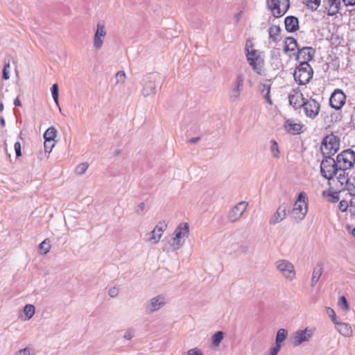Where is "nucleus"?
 Instances as JSON below:
<instances>
[{
	"mask_svg": "<svg viewBox=\"0 0 355 355\" xmlns=\"http://www.w3.org/2000/svg\"><path fill=\"white\" fill-rule=\"evenodd\" d=\"M246 58L248 64L257 74L265 76L266 75L264 67L265 62L261 53L255 49L249 50L248 42L245 44Z\"/></svg>",
	"mask_w": 355,
	"mask_h": 355,
	"instance_id": "obj_1",
	"label": "nucleus"
},
{
	"mask_svg": "<svg viewBox=\"0 0 355 355\" xmlns=\"http://www.w3.org/2000/svg\"><path fill=\"white\" fill-rule=\"evenodd\" d=\"M308 211V198L304 192H300L295 200L291 213V217L296 223L302 220Z\"/></svg>",
	"mask_w": 355,
	"mask_h": 355,
	"instance_id": "obj_2",
	"label": "nucleus"
},
{
	"mask_svg": "<svg viewBox=\"0 0 355 355\" xmlns=\"http://www.w3.org/2000/svg\"><path fill=\"white\" fill-rule=\"evenodd\" d=\"M340 148V139L333 134L326 136L320 146L322 157H332Z\"/></svg>",
	"mask_w": 355,
	"mask_h": 355,
	"instance_id": "obj_3",
	"label": "nucleus"
},
{
	"mask_svg": "<svg viewBox=\"0 0 355 355\" xmlns=\"http://www.w3.org/2000/svg\"><path fill=\"white\" fill-rule=\"evenodd\" d=\"M313 69L306 62H301L293 73L295 80L300 85H306L313 77Z\"/></svg>",
	"mask_w": 355,
	"mask_h": 355,
	"instance_id": "obj_4",
	"label": "nucleus"
},
{
	"mask_svg": "<svg viewBox=\"0 0 355 355\" xmlns=\"http://www.w3.org/2000/svg\"><path fill=\"white\" fill-rule=\"evenodd\" d=\"M336 164L338 172L349 171L355 163V152L347 149L338 154L336 157Z\"/></svg>",
	"mask_w": 355,
	"mask_h": 355,
	"instance_id": "obj_5",
	"label": "nucleus"
},
{
	"mask_svg": "<svg viewBox=\"0 0 355 355\" xmlns=\"http://www.w3.org/2000/svg\"><path fill=\"white\" fill-rule=\"evenodd\" d=\"M160 75L157 73L148 74L143 80L144 85L141 94L144 97H148L156 94V88L161 80Z\"/></svg>",
	"mask_w": 355,
	"mask_h": 355,
	"instance_id": "obj_6",
	"label": "nucleus"
},
{
	"mask_svg": "<svg viewBox=\"0 0 355 355\" xmlns=\"http://www.w3.org/2000/svg\"><path fill=\"white\" fill-rule=\"evenodd\" d=\"M320 173L325 179L331 180L338 173L336 160L331 157H323L320 164Z\"/></svg>",
	"mask_w": 355,
	"mask_h": 355,
	"instance_id": "obj_7",
	"label": "nucleus"
},
{
	"mask_svg": "<svg viewBox=\"0 0 355 355\" xmlns=\"http://www.w3.org/2000/svg\"><path fill=\"white\" fill-rule=\"evenodd\" d=\"M244 75L238 73L229 92V100L230 102H236L239 99L241 93L243 89Z\"/></svg>",
	"mask_w": 355,
	"mask_h": 355,
	"instance_id": "obj_8",
	"label": "nucleus"
},
{
	"mask_svg": "<svg viewBox=\"0 0 355 355\" xmlns=\"http://www.w3.org/2000/svg\"><path fill=\"white\" fill-rule=\"evenodd\" d=\"M275 266L278 271L286 279L292 281L295 277V270L293 264L286 259H280L276 261Z\"/></svg>",
	"mask_w": 355,
	"mask_h": 355,
	"instance_id": "obj_9",
	"label": "nucleus"
},
{
	"mask_svg": "<svg viewBox=\"0 0 355 355\" xmlns=\"http://www.w3.org/2000/svg\"><path fill=\"white\" fill-rule=\"evenodd\" d=\"M267 5L275 17L284 15L290 7L289 0H267Z\"/></svg>",
	"mask_w": 355,
	"mask_h": 355,
	"instance_id": "obj_10",
	"label": "nucleus"
},
{
	"mask_svg": "<svg viewBox=\"0 0 355 355\" xmlns=\"http://www.w3.org/2000/svg\"><path fill=\"white\" fill-rule=\"evenodd\" d=\"M302 107L303 108L305 115L313 119L318 116L320 112V105L318 101L311 98L303 101Z\"/></svg>",
	"mask_w": 355,
	"mask_h": 355,
	"instance_id": "obj_11",
	"label": "nucleus"
},
{
	"mask_svg": "<svg viewBox=\"0 0 355 355\" xmlns=\"http://www.w3.org/2000/svg\"><path fill=\"white\" fill-rule=\"evenodd\" d=\"M166 228V223L164 220L159 221L150 232L146 234V241L151 244L157 243Z\"/></svg>",
	"mask_w": 355,
	"mask_h": 355,
	"instance_id": "obj_12",
	"label": "nucleus"
},
{
	"mask_svg": "<svg viewBox=\"0 0 355 355\" xmlns=\"http://www.w3.org/2000/svg\"><path fill=\"white\" fill-rule=\"evenodd\" d=\"M313 334V331L312 329L309 327L305 328L304 329H300L296 331L293 334V344L294 346H299L304 342H307L310 340Z\"/></svg>",
	"mask_w": 355,
	"mask_h": 355,
	"instance_id": "obj_13",
	"label": "nucleus"
},
{
	"mask_svg": "<svg viewBox=\"0 0 355 355\" xmlns=\"http://www.w3.org/2000/svg\"><path fill=\"white\" fill-rule=\"evenodd\" d=\"M248 203L245 201H241L233 207L228 213V219L231 223L237 221L245 211Z\"/></svg>",
	"mask_w": 355,
	"mask_h": 355,
	"instance_id": "obj_14",
	"label": "nucleus"
},
{
	"mask_svg": "<svg viewBox=\"0 0 355 355\" xmlns=\"http://www.w3.org/2000/svg\"><path fill=\"white\" fill-rule=\"evenodd\" d=\"M346 96L340 89H336L331 94L329 99V104L331 107L336 110H340L345 104Z\"/></svg>",
	"mask_w": 355,
	"mask_h": 355,
	"instance_id": "obj_15",
	"label": "nucleus"
},
{
	"mask_svg": "<svg viewBox=\"0 0 355 355\" xmlns=\"http://www.w3.org/2000/svg\"><path fill=\"white\" fill-rule=\"evenodd\" d=\"M106 33L105 25L102 23H98L93 41L94 46L96 49H101L102 48Z\"/></svg>",
	"mask_w": 355,
	"mask_h": 355,
	"instance_id": "obj_16",
	"label": "nucleus"
},
{
	"mask_svg": "<svg viewBox=\"0 0 355 355\" xmlns=\"http://www.w3.org/2000/svg\"><path fill=\"white\" fill-rule=\"evenodd\" d=\"M287 208L288 206L286 203L280 205L275 213L270 218L269 224L273 225L284 220L287 216Z\"/></svg>",
	"mask_w": 355,
	"mask_h": 355,
	"instance_id": "obj_17",
	"label": "nucleus"
},
{
	"mask_svg": "<svg viewBox=\"0 0 355 355\" xmlns=\"http://www.w3.org/2000/svg\"><path fill=\"white\" fill-rule=\"evenodd\" d=\"M166 304L165 297L163 295H157L156 297H153L146 304V311L149 313H152L157 310H159L161 307H162Z\"/></svg>",
	"mask_w": 355,
	"mask_h": 355,
	"instance_id": "obj_18",
	"label": "nucleus"
},
{
	"mask_svg": "<svg viewBox=\"0 0 355 355\" xmlns=\"http://www.w3.org/2000/svg\"><path fill=\"white\" fill-rule=\"evenodd\" d=\"M303 101H305V98L298 89H293L288 95L289 104L292 105L295 110L302 107Z\"/></svg>",
	"mask_w": 355,
	"mask_h": 355,
	"instance_id": "obj_19",
	"label": "nucleus"
},
{
	"mask_svg": "<svg viewBox=\"0 0 355 355\" xmlns=\"http://www.w3.org/2000/svg\"><path fill=\"white\" fill-rule=\"evenodd\" d=\"M315 55V50L311 47H302L298 48V52L297 55V60L300 62H306L309 63L311 61Z\"/></svg>",
	"mask_w": 355,
	"mask_h": 355,
	"instance_id": "obj_20",
	"label": "nucleus"
},
{
	"mask_svg": "<svg viewBox=\"0 0 355 355\" xmlns=\"http://www.w3.org/2000/svg\"><path fill=\"white\" fill-rule=\"evenodd\" d=\"M336 178L338 182L340 184V190L347 189L349 188L351 183V178L349 177L348 171H340L334 175Z\"/></svg>",
	"mask_w": 355,
	"mask_h": 355,
	"instance_id": "obj_21",
	"label": "nucleus"
},
{
	"mask_svg": "<svg viewBox=\"0 0 355 355\" xmlns=\"http://www.w3.org/2000/svg\"><path fill=\"white\" fill-rule=\"evenodd\" d=\"M286 130L291 135H298L301 132L302 126L300 123H295L294 120L288 119L284 123Z\"/></svg>",
	"mask_w": 355,
	"mask_h": 355,
	"instance_id": "obj_22",
	"label": "nucleus"
},
{
	"mask_svg": "<svg viewBox=\"0 0 355 355\" xmlns=\"http://www.w3.org/2000/svg\"><path fill=\"white\" fill-rule=\"evenodd\" d=\"M285 28L289 33H293L299 28V21L296 17L288 16L284 19Z\"/></svg>",
	"mask_w": 355,
	"mask_h": 355,
	"instance_id": "obj_23",
	"label": "nucleus"
},
{
	"mask_svg": "<svg viewBox=\"0 0 355 355\" xmlns=\"http://www.w3.org/2000/svg\"><path fill=\"white\" fill-rule=\"evenodd\" d=\"M323 272V265L322 263L318 262L313 268L311 280V286L314 287L316 284L318 282Z\"/></svg>",
	"mask_w": 355,
	"mask_h": 355,
	"instance_id": "obj_24",
	"label": "nucleus"
},
{
	"mask_svg": "<svg viewBox=\"0 0 355 355\" xmlns=\"http://www.w3.org/2000/svg\"><path fill=\"white\" fill-rule=\"evenodd\" d=\"M334 324L337 331L343 336L350 337L352 336V330L349 324L337 321Z\"/></svg>",
	"mask_w": 355,
	"mask_h": 355,
	"instance_id": "obj_25",
	"label": "nucleus"
},
{
	"mask_svg": "<svg viewBox=\"0 0 355 355\" xmlns=\"http://www.w3.org/2000/svg\"><path fill=\"white\" fill-rule=\"evenodd\" d=\"M342 0H327L328 15L334 16L339 12Z\"/></svg>",
	"mask_w": 355,
	"mask_h": 355,
	"instance_id": "obj_26",
	"label": "nucleus"
},
{
	"mask_svg": "<svg viewBox=\"0 0 355 355\" xmlns=\"http://www.w3.org/2000/svg\"><path fill=\"white\" fill-rule=\"evenodd\" d=\"M189 232V227L188 223H182L178 226L175 230V240L187 237Z\"/></svg>",
	"mask_w": 355,
	"mask_h": 355,
	"instance_id": "obj_27",
	"label": "nucleus"
},
{
	"mask_svg": "<svg viewBox=\"0 0 355 355\" xmlns=\"http://www.w3.org/2000/svg\"><path fill=\"white\" fill-rule=\"evenodd\" d=\"M300 46L297 44L296 40L291 37H288L284 41V51H294L295 49L298 50Z\"/></svg>",
	"mask_w": 355,
	"mask_h": 355,
	"instance_id": "obj_28",
	"label": "nucleus"
},
{
	"mask_svg": "<svg viewBox=\"0 0 355 355\" xmlns=\"http://www.w3.org/2000/svg\"><path fill=\"white\" fill-rule=\"evenodd\" d=\"M281 28L279 26L273 25L268 29L270 39L276 42L280 40Z\"/></svg>",
	"mask_w": 355,
	"mask_h": 355,
	"instance_id": "obj_29",
	"label": "nucleus"
},
{
	"mask_svg": "<svg viewBox=\"0 0 355 355\" xmlns=\"http://www.w3.org/2000/svg\"><path fill=\"white\" fill-rule=\"evenodd\" d=\"M57 135V130L51 126L49 128L44 134V140L49 143H52Z\"/></svg>",
	"mask_w": 355,
	"mask_h": 355,
	"instance_id": "obj_30",
	"label": "nucleus"
},
{
	"mask_svg": "<svg viewBox=\"0 0 355 355\" xmlns=\"http://www.w3.org/2000/svg\"><path fill=\"white\" fill-rule=\"evenodd\" d=\"M288 336V331L285 329H280L277 331L275 339V343L281 345Z\"/></svg>",
	"mask_w": 355,
	"mask_h": 355,
	"instance_id": "obj_31",
	"label": "nucleus"
},
{
	"mask_svg": "<svg viewBox=\"0 0 355 355\" xmlns=\"http://www.w3.org/2000/svg\"><path fill=\"white\" fill-rule=\"evenodd\" d=\"M224 338L223 331H217L212 336V344L214 347H218Z\"/></svg>",
	"mask_w": 355,
	"mask_h": 355,
	"instance_id": "obj_32",
	"label": "nucleus"
},
{
	"mask_svg": "<svg viewBox=\"0 0 355 355\" xmlns=\"http://www.w3.org/2000/svg\"><path fill=\"white\" fill-rule=\"evenodd\" d=\"M24 313L27 320H30L35 314V306L32 304H26L24 308Z\"/></svg>",
	"mask_w": 355,
	"mask_h": 355,
	"instance_id": "obj_33",
	"label": "nucleus"
},
{
	"mask_svg": "<svg viewBox=\"0 0 355 355\" xmlns=\"http://www.w3.org/2000/svg\"><path fill=\"white\" fill-rule=\"evenodd\" d=\"M303 3L312 10H316L320 4V0H304Z\"/></svg>",
	"mask_w": 355,
	"mask_h": 355,
	"instance_id": "obj_34",
	"label": "nucleus"
},
{
	"mask_svg": "<svg viewBox=\"0 0 355 355\" xmlns=\"http://www.w3.org/2000/svg\"><path fill=\"white\" fill-rule=\"evenodd\" d=\"M270 151L275 157L278 158L279 157L278 144L274 139L270 141Z\"/></svg>",
	"mask_w": 355,
	"mask_h": 355,
	"instance_id": "obj_35",
	"label": "nucleus"
},
{
	"mask_svg": "<svg viewBox=\"0 0 355 355\" xmlns=\"http://www.w3.org/2000/svg\"><path fill=\"white\" fill-rule=\"evenodd\" d=\"M89 164L87 162L81 163L78 164L75 169V172L78 175H83L88 168Z\"/></svg>",
	"mask_w": 355,
	"mask_h": 355,
	"instance_id": "obj_36",
	"label": "nucleus"
},
{
	"mask_svg": "<svg viewBox=\"0 0 355 355\" xmlns=\"http://www.w3.org/2000/svg\"><path fill=\"white\" fill-rule=\"evenodd\" d=\"M51 94H52V97L53 98V101H55V103L58 105V93H59V89H58V84L55 83L52 85L51 87Z\"/></svg>",
	"mask_w": 355,
	"mask_h": 355,
	"instance_id": "obj_37",
	"label": "nucleus"
},
{
	"mask_svg": "<svg viewBox=\"0 0 355 355\" xmlns=\"http://www.w3.org/2000/svg\"><path fill=\"white\" fill-rule=\"evenodd\" d=\"M264 89H266V94H263V98L266 100L267 103L270 105L272 104V101L270 98V85L264 84Z\"/></svg>",
	"mask_w": 355,
	"mask_h": 355,
	"instance_id": "obj_38",
	"label": "nucleus"
},
{
	"mask_svg": "<svg viewBox=\"0 0 355 355\" xmlns=\"http://www.w3.org/2000/svg\"><path fill=\"white\" fill-rule=\"evenodd\" d=\"M15 355H35L33 349L25 347L17 352Z\"/></svg>",
	"mask_w": 355,
	"mask_h": 355,
	"instance_id": "obj_39",
	"label": "nucleus"
},
{
	"mask_svg": "<svg viewBox=\"0 0 355 355\" xmlns=\"http://www.w3.org/2000/svg\"><path fill=\"white\" fill-rule=\"evenodd\" d=\"M39 248L41 250H43L42 254H46L50 250V244L49 242H47V240L43 241L39 245Z\"/></svg>",
	"mask_w": 355,
	"mask_h": 355,
	"instance_id": "obj_40",
	"label": "nucleus"
},
{
	"mask_svg": "<svg viewBox=\"0 0 355 355\" xmlns=\"http://www.w3.org/2000/svg\"><path fill=\"white\" fill-rule=\"evenodd\" d=\"M338 305L343 310L347 311L349 309V304L345 296H341L340 297L338 300Z\"/></svg>",
	"mask_w": 355,
	"mask_h": 355,
	"instance_id": "obj_41",
	"label": "nucleus"
},
{
	"mask_svg": "<svg viewBox=\"0 0 355 355\" xmlns=\"http://www.w3.org/2000/svg\"><path fill=\"white\" fill-rule=\"evenodd\" d=\"M116 83H123L125 79V73L123 71H119L116 73Z\"/></svg>",
	"mask_w": 355,
	"mask_h": 355,
	"instance_id": "obj_42",
	"label": "nucleus"
},
{
	"mask_svg": "<svg viewBox=\"0 0 355 355\" xmlns=\"http://www.w3.org/2000/svg\"><path fill=\"white\" fill-rule=\"evenodd\" d=\"M326 311H327V314L331 319L334 324L336 323L337 322V320H336V315L334 310L330 307H326Z\"/></svg>",
	"mask_w": 355,
	"mask_h": 355,
	"instance_id": "obj_43",
	"label": "nucleus"
},
{
	"mask_svg": "<svg viewBox=\"0 0 355 355\" xmlns=\"http://www.w3.org/2000/svg\"><path fill=\"white\" fill-rule=\"evenodd\" d=\"M184 243V241H182V239H178V240H175V238L173 239V243L171 245L172 250L173 251H175L178 250Z\"/></svg>",
	"mask_w": 355,
	"mask_h": 355,
	"instance_id": "obj_44",
	"label": "nucleus"
},
{
	"mask_svg": "<svg viewBox=\"0 0 355 355\" xmlns=\"http://www.w3.org/2000/svg\"><path fill=\"white\" fill-rule=\"evenodd\" d=\"M347 190L349 191L350 194H355V173L351 178V183L349 188L347 187Z\"/></svg>",
	"mask_w": 355,
	"mask_h": 355,
	"instance_id": "obj_45",
	"label": "nucleus"
},
{
	"mask_svg": "<svg viewBox=\"0 0 355 355\" xmlns=\"http://www.w3.org/2000/svg\"><path fill=\"white\" fill-rule=\"evenodd\" d=\"M348 207L349 205L347 200H342L340 201L338 207L342 212L346 211L347 210Z\"/></svg>",
	"mask_w": 355,
	"mask_h": 355,
	"instance_id": "obj_46",
	"label": "nucleus"
},
{
	"mask_svg": "<svg viewBox=\"0 0 355 355\" xmlns=\"http://www.w3.org/2000/svg\"><path fill=\"white\" fill-rule=\"evenodd\" d=\"M16 157H19L21 155V146L19 141H17L14 145Z\"/></svg>",
	"mask_w": 355,
	"mask_h": 355,
	"instance_id": "obj_47",
	"label": "nucleus"
},
{
	"mask_svg": "<svg viewBox=\"0 0 355 355\" xmlns=\"http://www.w3.org/2000/svg\"><path fill=\"white\" fill-rule=\"evenodd\" d=\"M187 355H204L203 352L198 348L195 347L188 350Z\"/></svg>",
	"mask_w": 355,
	"mask_h": 355,
	"instance_id": "obj_48",
	"label": "nucleus"
},
{
	"mask_svg": "<svg viewBox=\"0 0 355 355\" xmlns=\"http://www.w3.org/2000/svg\"><path fill=\"white\" fill-rule=\"evenodd\" d=\"M135 336V331L133 329H128L124 334L123 338L128 340H130Z\"/></svg>",
	"mask_w": 355,
	"mask_h": 355,
	"instance_id": "obj_49",
	"label": "nucleus"
},
{
	"mask_svg": "<svg viewBox=\"0 0 355 355\" xmlns=\"http://www.w3.org/2000/svg\"><path fill=\"white\" fill-rule=\"evenodd\" d=\"M9 67H10V62H8L7 64H5L3 70V78L4 80H8L10 78L9 72L7 69Z\"/></svg>",
	"mask_w": 355,
	"mask_h": 355,
	"instance_id": "obj_50",
	"label": "nucleus"
},
{
	"mask_svg": "<svg viewBox=\"0 0 355 355\" xmlns=\"http://www.w3.org/2000/svg\"><path fill=\"white\" fill-rule=\"evenodd\" d=\"M145 209V203L140 202L135 209V212L138 215L142 214Z\"/></svg>",
	"mask_w": 355,
	"mask_h": 355,
	"instance_id": "obj_51",
	"label": "nucleus"
},
{
	"mask_svg": "<svg viewBox=\"0 0 355 355\" xmlns=\"http://www.w3.org/2000/svg\"><path fill=\"white\" fill-rule=\"evenodd\" d=\"M282 345L275 343V346L273 347L268 355H277L278 352L281 349Z\"/></svg>",
	"mask_w": 355,
	"mask_h": 355,
	"instance_id": "obj_52",
	"label": "nucleus"
},
{
	"mask_svg": "<svg viewBox=\"0 0 355 355\" xmlns=\"http://www.w3.org/2000/svg\"><path fill=\"white\" fill-rule=\"evenodd\" d=\"M53 146H54L53 142L49 143L46 141H44V147L45 152L50 153L52 150V148H53Z\"/></svg>",
	"mask_w": 355,
	"mask_h": 355,
	"instance_id": "obj_53",
	"label": "nucleus"
},
{
	"mask_svg": "<svg viewBox=\"0 0 355 355\" xmlns=\"http://www.w3.org/2000/svg\"><path fill=\"white\" fill-rule=\"evenodd\" d=\"M119 293V289L116 287H112L110 288L108 291V294L111 297H116Z\"/></svg>",
	"mask_w": 355,
	"mask_h": 355,
	"instance_id": "obj_54",
	"label": "nucleus"
},
{
	"mask_svg": "<svg viewBox=\"0 0 355 355\" xmlns=\"http://www.w3.org/2000/svg\"><path fill=\"white\" fill-rule=\"evenodd\" d=\"M345 6H352L355 5V0H342Z\"/></svg>",
	"mask_w": 355,
	"mask_h": 355,
	"instance_id": "obj_55",
	"label": "nucleus"
},
{
	"mask_svg": "<svg viewBox=\"0 0 355 355\" xmlns=\"http://www.w3.org/2000/svg\"><path fill=\"white\" fill-rule=\"evenodd\" d=\"M350 211L355 215V197L351 200L350 202Z\"/></svg>",
	"mask_w": 355,
	"mask_h": 355,
	"instance_id": "obj_56",
	"label": "nucleus"
},
{
	"mask_svg": "<svg viewBox=\"0 0 355 355\" xmlns=\"http://www.w3.org/2000/svg\"><path fill=\"white\" fill-rule=\"evenodd\" d=\"M332 197V202H336L339 200L338 193L337 192L334 193L331 195Z\"/></svg>",
	"mask_w": 355,
	"mask_h": 355,
	"instance_id": "obj_57",
	"label": "nucleus"
},
{
	"mask_svg": "<svg viewBox=\"0 0 355 355\" xmlns=\"http://www.w3.org/2000/svg\"><path fill=\"white\" fill-rule=\"evenodd\" d=\"M200 139V137H193L189 140V144H196Z\"/></svg>",
	"mask_w": 355,
	"mask_h": 355,
	"instance_id": "obj_58",
	"label": "nucleus"
},
{
	"mask_svg": "<svg viewBox=\"0 0 355 355\" xmlns=\"http://www.w3.org/2000/svg\"><path fill=\"white\" fill-rule=\"evenodd\" d=\"M14 105H15V106H18V107L21 106V101H20V100H19L18 98H16L14 100Z\"/></svg>",
	"mask_w": 355,
	"mask_h": 355,
	"instance_id": "obj_59",
	"label": "nucleus"
},
{
	"mask_svg": "<svg viewBox=\"0 0 355 355\" xmlns=\"http://www.w3.org/2000/svg\"><path fill=\"white\" fill-rule=\"evenodd\" d=\"M0 123H1V125L3 127L5 125V119L2 116L0 117Z\"/></svg>",
	"mask_w": 355,
	"mask_h": 355,
	"instance_id": "obj_60",
	"label": "nucleus"
},
{
	"mask_svg": "<svg viewBox=\"0 0 355 355\" xmlns=\"http://www.w3.org/2000/svg\"><path fill=\"white\" fill-rule=\"evenodd\" d=\"M120 153H121V150L117 149V150H116L114 151V155L115 156H117V155H119Z\"/></svg>",
	"mask_w": 355,
	"mask_h": 355,
	"instance_id": "obj_61",
	"label": "nucleus"
},
{
	"mask_svg": "<svg viewBox=\"0 0 355 355\" xmlns=\"http://www.w3.org/2000/svg\"><path fill=\"white\" fill-rule=\"evenodd\" d=\"M3 110V104L2 102H0V112H2Z\"/></svg>",
	"mask_w": 355,
	"mask_h": 355,
	"instance_id": "obj_62",
	"label": "nucleus"
},
{
	"mask_svg": "<svg viewBox=\"0 0 355 355\" xmlns=\"http://www.w3.org/2000/svg\"><path fill=\"white\" fill-rule=\"evenodd\" d=\"M262 87H263V88L261 89V93L262 94H266V89H264V84H263V85H262Z\"/></svg>",
	"mask_w": 355,
	"mask_h": 355,
	"instance_id": "obj_63",
	"label": "nucleus"
},
{
	"mask_svg": "<svg viewBox=\"0 0 355 355\" xmlns=\"http://www.w3.org/2000/svg\"><path fill=\"white\" fill-rule=\"evenodd\" d=\"M352 234L355 237V227L352 230Z\"/></svg>",
	"mask_w": 355,
	"mask_h": 355,
	"instance_id": "obj_64",
	"label": "nucleus"
}]
</instances>
